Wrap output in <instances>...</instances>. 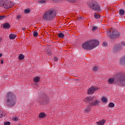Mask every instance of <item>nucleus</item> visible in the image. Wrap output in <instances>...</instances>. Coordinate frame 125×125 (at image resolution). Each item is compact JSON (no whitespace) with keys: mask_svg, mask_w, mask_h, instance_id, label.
I'll use <instances>...</instances> for the list:
<instances>
[{"mask_svg":"<svg viewBox=\"0 0 125 125\" xmlns=\"http://www.w3.org/2000/svg\"><path fill=\"white\" fill-rule=\"evenodd\" d=\"M101 100H102V102H103V103H106L107 101H108V100L105 97H102Z\"/></svg>","mask_w":125,"mask_h":125,"instance_id":"16","label":"nucleus"},{"mask_svg":"<svg viewBox=\"0 0 125 125\" xmlns=\"http://www.w3.org/2000/svg\"><path fill=\"white\" fill-rule=\"evenodd\" d=\"M41 78H40V77H36L34 79L33 81L35 83H39V82H40V80Z\"/></svg>","mask_w":125,"mask_h":125,"instance_id":"19","label":"nucleus"},{"mask_svg":"<svg viewBox=\"0 0 125 125\" xmlns=\"http://www.w3.org/2000/svg\"><path fill=\"white\" fill-rule=\"evenodd\" d=\"M109 83H115L120 85H125V74L119 73L116 74L114 78H110L108 81Z\"/></svg>","mask_w":125,"mask_h":125,"instance_id":"1","label":"nucleus"},{"mask_svg":"<svg viewBox=\"0 0 125 125\" xmlns=\"http://www.w3.org/2000/svg\"><path fill=\"white\" fill-rule=\"evenodd\" d=\"M103 45H104V46H107V43L106 42H104L103 43Z\"/></svg>","mask_w":125,"mask_h":125,"instance_id":"35","label":"nucleus"},{"mask_svg":"<svg viewBox=\"0 0 125 125\" xmlns=\"http://www.w3.org/2000/svg\"><path fill=\"white\" fill-rule=\"evenodd\" d=\"M84 100L86 103H89L93 100V97H87Z\"/></svg>","mask_w":125,"mask_h":125,"instance_id":"11","label":"nucleus"},{"mask_svg":"<svg viewBox=\"0 0 125 125\" xmlns=\"http://www.w3.org/2000/svg\"><path fill=\"white\" fill-rule=\"evenodd\" d=\"M16 37H17V35H16L15 34H11L9 35V39L10 40H14V39H15V38H16Z\"/></svg>","mask_w":125,"mask_h":125,"instance_id":"15","label":"nucleus"},{"mask_svg":"<svg viewBox=\"0 0 125 125\" xmlns=\"http://www.w3.org/2000/svg\"><path fill=\"white\" fill-rule=\"evenodd\" d=\"M93 70L95 72L97 71V70H98V67H97V66H95L94 67H93Z\"/></svg>","mask_w":125,"mask_h":125,"instance_id":"32","label":"nucleus"},{"mask_svg":"<svg viewBox=\"0 0 125 125\" xmlns=\"http://www.w3.org/2000/svg\"><path fill=\"white\" fill-rule=\"evenodd\" d=\"M24 13H25V14H28L30 13V9H27L24 10Z\"/></svg>","mask_w":125,"mask_h":125,"instance_id":"28","label":"nucleus"},{"mask_svg":"<svg viewBox=\"0 0 125 125\" xmlns=\"http://www.w3.org/2000/svg\"><path fill=\"white\" fill-rule=\"evenodd\" d=\"M3 27L5 29H8L9 28H10V25H9V23L6 22L3 24Z\"/></svg>","mask_w":125,"mask_h":125,"instance_id":"14","label":"nucleus"},{"mask_svg":"<svg viewBox=\"0 0 125 125\" xmlns=\"http://www.w3.org/2000/svg\"><path fill=\"white\" fill-rule=\"evenodd\" d=\"M2 56V54H0V57H1Z\"/></svg>","mask_w":125,"mask_h":125,"instance_id":"38","label":"nucleus"},{"mask_svg":"<svg viewBox=\"0 0 125 125\" xmlns=\"http://www.w3.org/2000/svg\"><path fill=\"white\" fill-rule=\"evenodd\" d=\"M58 37L59 39H63L64 38V34L62 33H60L58 34Z\"/></svg>","mask_w":125,"mask_h":125,"instance_id":"20","label":"nucleus"},{"mask_svg":"<svg viewBox=\"0 0 125 125\" xmlns=\"http://www.w3.org/2000/svg\"><path fill=\"white\" fill-rule=\"evenodd\" d=\"M109 107H115V104L113 103H110L108 104Z\"/></svg>","mask_w":125,"mask_h":125,"instance_id":"27","label":"nucleus"},{"mask_svg":"<svg viewBox=\"0 0 125 125\" xmlns=\"http://www.w3.org/2000/svg\"><path fill=\"white\" fill-rule=\"evenodd\" d=\"M109 32L110 33V38L112 40H113V39H115V38H118L120 36V32L117 31V30H114L113 28H111L109 30Z\"/></svg>","mask_w":125,"mask_h":125,"instance_id":"6","label":"nucleus"},{"mask_svg":"<svg viewBox=\"0 0 125 125\" xmlns=\"http://www.w3.org/2000/svg\"><path fill=\"white\" fill-rule=\"evenodd\" d=\"M38 33L37 32H33V36L34 37H38Z\"/></svg>","mask_w":125,"mask_h":125,"instance_id":"30","label":"nucleus"},{"mask_svg":"<svg viewBox=\"0 0 125 125\" xmlns=\"http://www.w3.org/2000/svg\"><path fill=\"white\" fill-rule=\"evenodd\" d=\"M94 17L96 18L97 19H98V18H100V15H97L96 13H95Z\"/></svg>","mask_w":125,"mask_h":125,"instance_id":"29","label":"nucleus"},{"mask_svg":"<svg viewBox=\"0 0 125 125\" xmlns=\"http://www.w3.org/2000/svg\"><path fill=\"white\" fill-rule=\"evenodd\" d=\"M1 64H3V60L1 61Z\"/></svg>","mask_w":125,"mask_h":125,"instance_id":"37","label":"nucleus"},{"mask_svg":"<svg viewBox=\"0 0 125 125\" xmlns=\"http://www.w3.org/2000/svg\"><path fill=\"white\" fill-rule=\"evenodd\" d=\"M56 15V12L54 9H51L46 11L43 16L42 19L45 21H50L52 19H53Z\"/></svg>","mask_w":125,"mask_h":125,"instance_id":"4","label":"nucleus"},{"mask_svg":"<svg viewBox=\"0 0 125 125\" xmlns=\"http://www.w3.org/2000/svg\"><path fill=\"white\" fill-rule=\"evenodd\" d=\"M1 39L0 38V42H1Z\"/></svg>","mask_w":125,"mask_h":125,"instance_id":"42","label":"nucleus"},{"mask_svg":"<svg viewBox=\"0 0 125 125\" xmlns=\"http://www.w3.org/2000/svg\"><path fill=\"white\" fill-rule=\"evenodd\" d=\"M91 107L90 105H88L85 108V113H88L89 111H90Z\"/></svg>","mask_w":125,"mask_h":125,"instance_id":"13","label":"nucleus"},{"mask_svg":"<svg viewBox=\"0 0 125 125\" xmlns=\"http://www.w3.org/2000/svg\"><path fill=\"white\" fill-rule=\"evenodd\" d=\"M4 112L0 110V118H2V117H4Z\"/></svg>","mask_w":125,"mask_h":125,"instance_id":"25","label":"nucleus"},{"mask_svg":"<svg viewBox=\"0 0 125 125\" xmlns=\"http://www.w3.org/2000/svg\"><path fill=\"white\" fill-rule=\"evenodd\" d=\"M38 2H39V3H41V4H43V3H45V2H46V0H40Z\"/></svg>","mask_w":125,"mask_h":125,"instance_id":"22","label":"nucleus"},{"mask_svg":"<svg viewBox=\"0 0 125 125\" xmlns=\"http://www.w3.org/2000/svg\"><path fill=\"white\" fill-rule=\"evenodd\" d=\"M54 61H58V58H57V57H54Z\"/></svg>","mask_w":125,"mask_h":125,"instance_id":"36","label":"nucleus"},{"mask_svg":"<svg viewBox=\"0 0 125 125\" xmlns=\"http://www.w3.org/2000/svg\"><path fill=\"white\" fill-rule=\"evenodd\" d=\"M22 30H25V28H22Z\"/></svg>","mask_w":125,"mask_h":125,"instance_id":"40","label":"nucleus"},{"mask_svg":"<svg viewBox=\"0 0 125 125\" xmlns=\"http://www.w3.org/2000/svg\"><path fill=\"white\" fill-rule=\"evenodd\" d=\"M44 117H45V113L41 112L39 114V118L41 119H42V118H44Z\"/></svg>","mask_w":125,"mask_h":125,"instance_id":"17","label":"nucleus"},{"mask_svg":"<svg viewBox=\"0 0 125 125\" xmlns=\"http://www.w3.org/2000/svg\"><path fill=\"white\" fill-rule=\"evenodd\" d=\"M4 125H10V122H5L4 123Z\"/></svg>","mask_w":125,"mask_h":125,"instance_id":"33","label":"nucleus"},{"mask_svg":"<svg viewBox=\"0 0 125 125\" xmlns=\"http://www.w3.org/2000/svg\"><path fill=\"white\" fill-rule=\"evenodd\" d=\"M24 57H25L23 55L21 54V55H20L19 56V59L20 60H22V59H24Z\"/></svg>","mask_w":125,"mask_h":125,"instance_id":"23","label":"nucleus"},{"mask_svg":"<svg viewBox=\"0 0 125 125\" xmlns=\"http://www.w3.org/2000/svg\"><path fill=\"white\" fill-rule=\"evenodd\" d=\"M99 104H100V101L98 100H96L90 103V105H91L93 107L94 106H98Z\"/></svg>","mask_w":125,"mask_h":125,"instance_id":"9","label":"nucleus"},{"mask_svg":"<svg viewBox=\"0 0 125 125\" xmlns=\"http://www.w3.org/2000/svg\"><path fill=\"white\" fill-rule=\"evenodd\" d=\"M67 0V1H72V0Z\"/></svg>","mask_w":125,"mask_h":125,"instance_id":"39","label":"nucleus"},{"mask_svg":"<svg viewBox=\"0 0 125 125\" xmlns=\"http://www.w3.org/2000/svg\"><path fill=\"white\" fill-rule=\"evenodd\" d=\"M98 89L97 87L92 86L89 88L87 91L88 94H92Z\"/></svg>","mask_w":125,"mask_h":125,"instance_id":"8","label":"nucleus"},{"mask_svg":"<svg viewBox=\"0 0 125 125\" xmlns=\"http://www.w3.org/2000/svg\"><path fill=\"white\" fill-rule=\"evenodd\" d=\"M99 45V41L97 40H90L86 41L82 44V48L85 50H89L95 48Z\"/></svg>","mask_w":125,"mask_h":125,"instance_id":"2","label":"nucleus"},{"mask_svg":"<svg viewBox=\"0 0 125 125\" xmlns=\"http://www.w3.org/2000/svg\"><path fill=\"white\" fill-rule=\"evenodd\" d=\"M5 101L4 104L7 107H12L16 104V97L12 92H9L7 93L5 97Z\"/></svg>","mask_w":125,"mask_h":125,"instance_id":"3","label":"nucleus"},{"mask_svg":"<svg viewBox=\"0 0 125 125\" xmlns=\"http://www.w3.org/2000/svg\"><path fill=\"white\" fill-rule=\"evenodd\" d=\"M91 9H94V10H96V11H99L100 10V7L99 6V4L98 3H92L90 6Z\"/></svg>","mask_w":125,"mask_h":125,"instance_id":"7","label":"nucleus"},{"mask_svg":"<svg viewBox=\"0 0 125 125\" xmlns=\"http://www.w3.org/2000/svg\"><path fill=\"white\" fill-rule=\"evenodd\" d=\"M97 30V27L96 26H94L92 28V31H96Z\"/></svg>","mask_w":125,"mask_h":125,"instance_id":"31","label":"nucleus"},{"mask_svg":"<svg viewBox=\"0 0 125 125\" xmlns=\"http://www.w3.org/2000/svg\"><path fill=\"white\" fill-rule=\"evenodd\" d=\"M22 18V15L19 14L17 15V20L18 21H20V19H21Z\"/></svg>","mask_w":125,"mask_h":125,"instance_id":"21","label":"nucleus"},{"mask_svg":"<svg viewBox=\"0 0 125 125\" xmlns=\"http://www.w3.org/2000/svg\"><path fill=\"white\" fill-rule=\"evenodd\" d=\"M119 14H120V15H124V14H125V11L123 9L120 10Z\"/></svg>","mask_w":125,"mask_h":125,"instance_id":"24","label":"nucleus"},{"mask_svg":"<svg viewBox=\"0 0 125 125\" xmlns=\"http://www.w3.org/2000/svg\"><path fill=\"white\" fill-rule=\"evenodd\" d=\"M106 123V121L105 120H102L98 122H97V125H104V124Z\"/></svg>","mask_w":125,"mask_h":125,"instance_id":"12","label":"nucleus"},{"mask_svg":"<svg viewBox=\"0 0 125 125\" xmlns=\"http://www.w3.org/2000/svg\"><path fill=\"white\" fill-rule=\"evenodd\" d=\"M12 120H13V121H14V122H18V118L17 117L15 116L12 118Z\"/></svg>","mask_w":125,"mask_h":125,"instance_id":"26","label":"nucleus"},{"mask_svg":"<svg viewBox=\"0 0 125 125\" xmlns=\"http://www.w3.org/2000/svg\"><path fill=\"white\" fill-rule=\"evenodd\" d=\"M121 49V46L120 45H115L114 48H113V52L114 53L118 52L119 50Z\"/></svg>","mask_w":125,"mask_h":125,"instance_id":"10","label":"nucleus"},{"mask_svg":"<svg viewBox=\"0 0 125 125\" xmlns=\"http://www.w3.org/2000/svg\"><path fill=\"white\" fill-rule=\"evenodd\" d=\"M14 5L13 2H9L7 0H0V7L3 8H10Z\"/></svg>","mask_w":125,"mask_h":125,"instance_id":"5","label":"nucleus"},{"mask_svg":"<svg viewBox=\"0 0 125 125\" xmlns=\"http://www.w3.org/2000/svg\"><path fill=\"white\" fill-rule=\"evenodd\" d=\"M120 63L122 65L125 64V56L122 58V59L120 60Z\"/></svg>","mask_w":125,"mask_h":125,"instance_id":"18","label":"nucleus"},{"mask_svg":"<svg viewBox=\"0 0 125 125\" xmlns=\"http://www.w3.org/2000/svg\"><path fill=\"white\" fill-rule=\"evenodd\" d=\"M44 100V98H43V99H42V100Z\"/></svg>","mask_w":125,"mask_h":125,"instance_id":"41","label":"nucleus"},{"mask_svg":"<svg viewBox=\"0 0 125 125\" xmlns=\"http://www.w3.org/2000/svg\"><path fill=\"white\" fill-rule=\"evenodd\" d=\"M4 18H5V16H0V20H2V19H4Z\"/></svg>","mask_w":125,"mask_h":125,"instance_id":"34","label":"nucleus"}]
</instances>
